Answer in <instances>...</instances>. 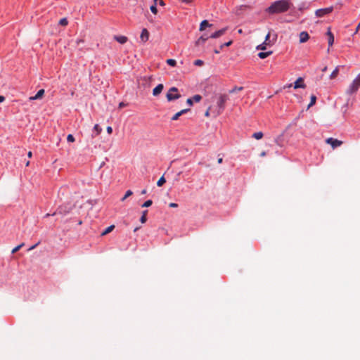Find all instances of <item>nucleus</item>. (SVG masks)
<instances>
[{
    "instance_id": "4468645a",
    "label": "nucleus",
    "mask_w": 360,
    "mask_h": 360,
    "mask_svg": "<svg viewBox=\"0 0 360 360\" xmlns=\"http://www.w3.org/2000/svg\"><path fill=\"white\" fill-rule=\"evenodd\" d=\"M270 37H271V34H270V32H269V33L266 34V37H265V40H264V43L265 44H267V45H269V46H270V45H271V44H273L276 41V37H277V36H276V35H275V37H274L272 40H271V39H270Z\"/></svg>"
},
{
    "instance_id": "412c9836",
    "label": "nucleus",
    "mask_w": 360,
    "mask_h": 360,
    "mask_svg": "<svg viewBox=\"0 0 360 360\" xmlns=\"http://www.w3.org/2000/svg\"><path fill=\"white\" fill-rule=\"evenodd\" d=\"M115 229V226L114 225H111L108 227H107L102 233H101V236H105L107 234H108L109 233H110L111 231H113V229Z\"/></svg>"
},
{
    "instance_id": "bb28decb",
    "label": "nucleus",
    "mask_w": 360,
    "mask_h": 360,
    "mask_svg": "<svg viewBox=\"0 0 360 360\" xmlns=\"http://www.w3.org/2000/svg\"><path fill=\"white\" fill-rule=\"evenodd\" d=\"M166 182V180L165 179V177L162 176V177H160L159 179V180L157 182V186L160 187L162 186Z\"/></svg>"
},
{
    "instance_id": "052dcab7",
    "label": "nucleus",
    "mask_w": 360,
    "mask_h": 360,
    "mask_svg": "<svg viewBox=\"0 0 360 360\" xmlns=\"http://www.w3.org/2000/svg\"><path fill=\"white\" fill-rule=\"evenodd\" d=\"M29 165H30V162H29V161H27V162H26V166L27 167V166H29Z\"/></svg>"
},
{
    "instance_id": "a211bd4d",
    "label": "nucleus",
    "mask_w": 360,
    "mask_h": 360,
    "mask_svg": "<svg viewBox=\"0 0 360 360\" xmlns=\"http://www.w3.org/2000/svg\"><path fill=\"white\" fill-rule=\"evenodd\" d=\"M188 110H189V109H184V110L179 111V112H176L172 117V120H177L181 115H182L183 114L187 112Z\"/></svg>"
},
{
    "instance_id": "f8f14e48",
    "label": "nucleus",
    "mask_w": 360,
    "mask_h": 360,
    "mask_svg": "<svg viewBox=\"0 0 360 360\" xmlns=\"http://www.w3.org/2000/svg\"><path fill=\"white\" fill-rule=\"evenodd\" d=\"M226 30V28H223L221 30H219L214 32L213 34H212L210 36V37L213 38V39L218 38V37H221V35H223L225 33Z\"/></svg>"
},
{
    "instance_id": "a18cd8bd",
    "label": "nucleus",
    "mask_w": 360,
    "mask_h": 360,
    "mask_svg": "<svg viewBox=\"0 0 360 360\" xmlns=\"http://www.w3.org/2000/svg\"><path fill=\"white\" fill-rule=\"evenodd\" d=\"M39 243H37V244H35V245H32V247H30V248H29V250H32L34 249V248H35L39 245Z\"/></svg>"
},
{
    "instance_id": "864d4df0",
    "label": "nucleus",
    "mask_w": 360,
    "mask_h": 360,
    "mask_svg": "<svg viewBox=\"0 0 360 360\" xmlns=\"http://www.w3.org/2000/svg\"><path fill=\"white\" fill-rule=\"evenodd\" d=\"M222 162H223V159H222L221 158H219V159H218V160H217V162H218L219 164L222 163Z\"/></svg>"
},
{
    "instance_id": "79ce46f5",
    "label": "nucleus",
    "mask_w": 360,
    "mask_h": 360,
    "mask_svg": "<svg viewBox=\"0 0 360 360\" xmlns=\"http://www.w3.org/2000/svg\"><path fill=\"white\" fill-rule=\"evenodd\" d=\"M179 1L181 2H183V3H186V4H190L191 3L193 0H179Z\"/></svg>"
},
{
    "instance_id": "7c9ffc66",
    "label": "nucleus",
    "mask_w": 360,
    "mask_h": 360,
    "mask_svg": "<svg viewBox=\"0 0 360 360\" xmlns=\"http://www.w3.org/2000/svg\"><path fill=\"white\" fill-rule=\"evenodd\" d=\"M193 102L198 103L201 101L202 96L200 95H195L193 97H192Z\"/></svg>"
},
{
    "instance_id": "393cba45",
    "label": "nucleus",
    "mask_w": 360,
    "mask_h": 360,
    "mask_svg": "<svg viewBox=\"0 0 360 360\" xmlns=\"http://www.w3.org/2000/svg\"><path fill=\"white\" fill-rule=\"evenodd\" d=\"M264 134L262 131L255 132L252 134V137L257 140L262 139Z\"/></svg>"
},
{
    "instance_id": "6ab92c4d",
    "label": "nucleus",
    "mask_w": 360,
    "mask_h": 360,
    "mask_svg": "<svg viewBox=\"0 0 360 360\" xmlns=\"http://www.w3.org/2000/svg\"><path fill=\"white\" fill-rule=\"evenodd\" d=\"M212 26L211 24H210L208 22V21L207 20H204L201 22L200 25V31H202L204 30L207 27H210Z\"/></svg>"
},
{
    "instance_id": "c85d7f7f",
    "label": "nucleus",
    "mask_w": 360,
    "mask_h": 360,
    "mask_svg": "<svg viewBox=\"0 0 360 360\" xmlns=\"http://www.w3.org/2000/svg\"><path fill=\"white\" fill-rule=\"evenodd\" d=\"M166 62L169 65L173 67L176 66V61L174 59H167Z\"/></svg>"
},
{
    "instance_id": "603ef678",
    "label": "nucleus",
    "mask_w": 360,
    "mask_h": 360,
    "mask_svg": "<svg viewBox=\"0 0 360 360\" xmlns=\"http://www.w3.org/2000/svg\"><path fill=\"white\" fill-rule=\"evenodd\" d=\"M27 156H28V158H32V153L31 151H29V152H28V153H27Z\"/></svg>"
},
{
    "instance_id": "de8ad7c7",
    "label": "nucleus",
    "mask_w": 360,
    "mask_h": 360,
    "mask_svg": "<svg viewBox=\"0 0 360 360\" xmlns=\"http://www.w3.org/2000/svg\"><path fill=\"white\" fill-rule=\"evenodd\" d=\"M76 43H77V45H79L81 43H84V40L83 39H77L76 41Z\"/></svg>"
},
{
    "instance_id": "c756f323",
    "label": "nucleus",
    "mask_w": 360,
    "mask_h": 360,
    "mask_svg": "<svg viewBox=\"0 0 360 360\" xmlns=\"http://www.w3.org/2000/svg\"><path fill=\"white\" fill-rule=\"evenodd\" d=\"M243 89V86H240V87L235 86L234 88H233L231 90L229 91V93L233 94V93H236V91H242Z\"/></svg>"
},
{
    "instance_id": "20e7f679",
    "label": "nucleus",
    "mask_w": 360,
    "mask_h": 360,
    "mask_svg": "<svg viewBox=\"0 0 360 360\" xmlns=\"http://www.w3.org/2000/svg\"><path fill=\"white\" fill-rule=\"evenodd\" d=\"M177 91L178 89L176 87H171L166 95L167 101H172L181 98V96L179 94H177Z\"/></svg>"
},
{
    "instance_id": "0e129e2a",
    "label": "nucleus",
    "mask_w": 360,
    "mask_h": 360,
    "mask_svg": "<svg viewBox=\"0 0 360 360\" xmlns=\"http://www.w3.org/2000/svg\"><path fill=\"white\" fill-rule=\"evenodd\" d=\"M138 229H139V228H136V229L134 230V231L135 232V231H136Z\"/></svg>"
},
{
    "instance_id": "6e6552de",
    "label": "nucleus",
    "mask_w": 360,
    "mask_h": 360,
    "mask_svg": "<svg viewBox=\"0 0 360 360\" xmlns=\"http://www.w3.org/2000/svg\"><path fill=\"white\" fill-rule=\"evenodd\" d=\"M149 32L147 29L143 28L141 31V35H140V39L143 43L146 42L149 39Z\"/></svg>"
},
{
    "instance_id": "5701e85b",
    "label": "nucleus",
    "mask_w": 360,
    "mask_h": 360,
    "mask_svg": "<svg viewBox=\"0 0 360 360\" xmlns=\"http://www.w3.org/2000/svg\"><path fill=\"white\" fill-rule=\"evenodd\" d=\"M271 53H272V51L259 52L258 53V56L260 58L264 59V58H266V57H268L269 56H270Z\"/></svg>"
},
{
    "instance_id": "72a5a7b5",
    "label": "nucleus",
    "mask_w": 360,
    "mask_h": 360,
    "mask_svg": "<svg viewBox=\"0 0 360 360\" xmlns=\"http://www.w3.org/2000/svg\"><path fill=\"white\" fill-rule=\"evenodd\" d=\"M267 44H265L264 42L262 44H259L257 46V50H265L266 49Z\"/></svg>"
},
{
    "instance_id": "473e14b6",
    "label": "nucleus",
    "mask_w": 360,
    "mask_h": 360,
    "mask_svg": "<svg viewBox=\"0 0 360 360\" xmlns=\"http://www.w3.org/2000/svg\"><path fill=\"white\" fill-rule=\"evenodd\" d=\"M68 23V21L66 18H62L59 21V24L62 26H66Z\"/></svg>"
},
{
    "instance_id": "9d476101",
    "label": "nucleus",
    "mask_w": 360,
    "mask_h": 360,
    "mask_svg": "<svg viewBox=\"0 0 360 360\" xmlns=\"http://www.w3.org/2000/svg\"><path fill=\"white\" fill-rule=\"evenodd\" d=\"M163 88H164V86H163L162 84H158L155 88L153 89V95L154 96H158L162 91Z\"/></svg>"
},
{
    "instance_id": "0eeeda50",
    "label": "nucleus",
    "mask_w": 360,
    "mask_h": 360,
    "mask_svg": "<svg viewBox=\"0 0 360 360\" xmlns=\"http://www.w3.org/2000/svg\"><path fill=\"white\" fill-rule=\"evenodd\" d=\"M326 143L329 144V145H330L331 147L333 149L340 146L342 144V141H340V140H338V139H333V138H331V137L328 138L326 140Z\"/></svg>"
},
{
    "instance_id": "5fc2aeb1",
    "label": "nucleus",
    "mask_w": 360,
    "mask_h": 360,
    "mask_svg": "<svg viewBox=\"0 0 360 360\" xmlns=\"http://www.w3.org/2000/svg\"><path fill=\"white\" fill-rule=\"evenodd\" d=\"M292 86V84H290L285 85V86H284V89H285V88H290V87H291Z\"/></svg>"
},
{
    "instance_id": "09e8293b",
    "label": "nucleus",
    "mask_w": 360,
    "mask_h": 360,
    "mask_svg": "<svg viewBox=\"0 0 360 360\" xmlns=\"http://www.w3.org/2000/svg\"><path fill=\"white\" fill-rule=\"evenodd\" d=\"M5 101V97L4 96H0V103H2Z\"/></svg>"
},
{
    "instance_id": "cd10ccee",
    "label": "nucleus",
    "mask_w": 360,
    "mask_h": 360,
    "mask_svg": "<svg viewBox=\"0 0 360 360\" xmlns=\"http://www.w3.org/2000/svg\"><path fill=\"white\" fill-rule=\"evenodd\" d=\"M24 245H25V244H24V243H21V244H20L19 245H18V246L15 247V248L12 250V251H11L12 254H14V253L17 252H18V251L21 248H22V247L24 246Z\"/></svg>"
},
{
    "instance_id": "680f3d73",
    "label": "nucleus",
    "mask_w": 360,
    "mask_h": 360,
    "mask_svg": "<svg viewBox=\"0 0 360 360\" xmlns=\"http://www.w3.org/2000/svg\"><path fill=\"white\" fill-rule=\"evenodd\" d=\"M51 214H49V213H48V214H46L45 215V217H49V216H51Z\"/></svg>"
},
{
    "instance_id": "c03bdc74",
    "label": "nucleus",
    "mask_w": 360,
    "mask_h": 360,
    "mask_svg": "<svg viewBox=\"0 0 360 360\" xmlns=\"http://www.w3.org/2000/svg\"><path fill=\"white\" fill-rule=\"evenodd\" d=\"M210 108H209L206 110V112H205V115L206 117H209V116H210Z\"/></svg>"
},
{
    "instance_id": "c9c22d12",
    "label": "nucleus",
    "mask_w": 360,
    "mask_h": 360,
    "mask_svg": "<svg viewBox=\"0 0 360 360\" xmlns=\"http://www.w3.org/2000/svg\"><path fill=\"white\" fill-rule=\"evenodd\" d=\"M150 9L151 12H152L153 13H154V14H156V13H157V12H158V9H157V8H156L155 4L152 5V6L150 7Z\"/></svg>"
},
{
    "instance_id": "f3484780",
    "label": "nucleus",
    "mask_w": 360,
    "mask_h": 360,
    "mask_svg": "<svg viewBox=\"0 0 360 360\" xmlns=\"http://www.w3.org/2000/svg\"><path fill=\"white\" fill-rule=\"evenodd\" d=\"M114 39L115 40H116L117 42H119L120 44H125L128 39L127 37L125 36H114Z\"/></svg>"
},
{
    "instance_id": "37998d69",
    "label": "nucleus",
    "mask_w": 360,
    "mask_h": 360,
    "mask_svg": "<svg viewBox=\"0 0 360 360\" xmlns=\"http://www.w3.org/2000/svg\"><path fill=\"white\" fill-rule=\"evenodd\" d=\"M106 130H107V132L110 134L112 132V128L110 126L107 127Z\"/></svg>"
},
{
    "instance_id": "1a4fd4ad",
    "label": "nucleus",
    "mask_w": 360,
    "mask_h": 360,
    "mask_svg": "<svg viewBox=\"0 0 360 360\" xmlns=\"http://www.w3.org/2000/svg\"><path fill=\"white\" fill-rule=\"evenodd\" d=\"M294 89L302 88L304 89L306 87L305 84L304 83V79L302 77H299L294 83Z\"/></svg>"
},
{
    "instance_id": "2f4dec72",
    "label": "nucleus",
    "mask_w": 360,
    "mask_h": 360,
    "mask_svg": "<svg viewBox=\"0 0 360 360\" xmlns=\"http://www.w3.org/2000/svg\"><path fill=\"white\" fill-rule=\"evenodd\" d=\"M153 204V201L151 200H146L143 205L142 207H148Z\"/></svg>"
},
{
    "instance_id": "58836bf2",
    "label": "nucleus",
    "mask_w": 360,
    "mask_h": 360,
    "mask_svg": "<svg viewBox=\"0 0 360 360\" xmlns=\"http://www.w3.org/2000/svg\"><path fill=\"white\" fill-rule=\"evenodd\" d=\"M186 103L189 105H193V98H189L187 99L186 101Z\"/></svg>"
},
{
    "instance_id": "39448f33",
    "label": "nucleus",
    "mask_w": 360,
    "mask_h": 360,
    "mask_svg": "<svg viewBox=\"0 0 360 360\" xmlns=\"http://www.w3.org/2000/svg\"><path fill=\"white\" fill-rule=\"evenodd\" d=\"M72 207L70 205H62L58 207L56 211L52 214V216L56 214L66 215L70 212Z\"/></svg>"
},
{
    "instance_id": "f257e3e1",
    "label": "nucleus",
    "mask_w": 360,
    "mask_h": 360,
    "mask_svg": "<svg viewBox=\"0 0 360 360\" xmlns=\"http://www.w3.org/2000/svg\"><path fill=\"white\" fill-rule=\"evenodd\" d=\"M292 4L288 0H278L273 2L266 11L269 14H278L288 11Z\"/></svg>"
},
{
    "instance_id": "dca6fc26",
    "label": "nucleus",
    "mask_w": 360,
    "mask_h": 360,
    "mask_svg": "<svg viewBox=\"0 0 360 360\" xmlns=\"http://www.w3.org/2000/svg\"><path fill=\"white\" fill-rule=\"evenodd\" d=\"M326 34L328 36V46H331L333 44V43H334V36H333V34L330 32V29H328Z\"/></svg>"
},
{
    "instance_id": "49530a36",
    "label": "nucleus",
    "mask_w": 360,
    "mask_h": 360,
    "mask_svg": "<svg viewBox=\"0 0 360 360\" xmlns=\"http://www.w3.org/2000/svg\"><path fill=\"white\" fill-rule=\"evenodd\" d=\"M124 106H126V104L123 102H121L120 104H119V108H124Z\"/></svg>"
},
{
    "instance_id": "3c124183",
    "label": "nucleus",
    "mask_w": 360,
    "mask_h": 360,
    "mask_svg": "<svg viewBox=\"0 0 360 360\" xmlns=\"http://www.w3.org/2000/svg\"><path fill=\"white\" fill-rule=\"evenodd\" d=\"M266 152H265V151H262V152L260 153V156H261V157H264V156H266Z\"/></svg>"
},
{
    "instance_id": "aec40b11",
    "label": "nucleus",
    "mask_w": 360,
    "mask_h": 360,
    "mask_svg": "<svg viewBox=\"0 0 360 360\" xmlns=\"http://www.w3.org/2000/svg\"><path fill=\"white\" fill-rule=\"evenodd\" d=\"M340 66H337L335 68V70L332 72V73L330 75V79H335L338 76V75L339 73V70H340Z\"/></svg>"
},
{
    "instance_id": "e2e57ef3",
    "label": "nucleus",
    "mask_w": 360,
    "mask_h": 360,
    "mask_svg": "<svg viewBox=\"0 0 360 360\" xmlns=\"http://www.w3.org/2000/svg\"><path fill=\"white\" fill-rule=\"evenodd\" d=\"M160 4L161 5H163V4H164V3H163V1H162V0H160Z\"/></svg>"
},
{
    "instance_id": "6e6d98bb",
    "label": "nucleus",
    "mask_w": 360,
    "mask_h": 360,
    "mask_svg": "<svg viewBox=\"0 0 360 360\" xmlns=\"http://www.w3.org/2000/svg\"><path fill=\"white\" fill-rule=\"evenodd\" d=\"M327 70V67H324L323 69H322V72H326Z\"/></svg>"
},
{
    "instance_id": "69168bd1",
    "label": "nucleus",
    "mask_w": 360,
    "mask_h": 360,
    "mask_svg": "<svg viewBox=\"0 0 360 360\" xmlns=\"http://www.w3.org/2000/svg\"><path fill=\"white\" fill-rule=\"evenodd\" d=\"M238 32H239V33H241V32H242V30H239Z\"/></svg>"
},
{
    "instance_id": "f03ea898",
    "label": "nucleus",
    "mask_w": 360,
    "mask_h": 360,
    "mask_svg": "<svg viewBox=\"0 0 360 360\" xmlns=\"http://www.w3.org/2000/svg\"><path fill=\"white\" fill-rule=\"evenodd\" d=\"M360 87V73L357 75V77L353 80L352 84L349 86L347 89L346 90V94L348 95H352L356 93L359 88Z\"/></svg>"
},
{
    "instance_id": "ddd939ff",
    "label": "nucleus",
    "mask_w": 360,
    "mask_h": 360,
    "mask_svg": "<svg viewBox=\"0 0 360 360\" xmlns=\"http://www.w3.org/2000/svg\"><path fill=\"white\" fill-rule=\"evenodd\" d=\"M44 94V89H40L35 96L29 98L30 101L41 99Z\"/></svg>"
},
{
    "instance_id": "b1692460",
    "label": "nucleus",
    "mask_w": 360,
    "mask_h": 360,
    "mask_svg": "<svg viewBox=\"0 0 360 360\" xmlns=\"http://www.w3.org/2000/svg\"><path fill=\"white\" fill-rule=\"evenodd\" d=\"M147 213H148V210H144L142 213V216L140 218V221L142 224L146 223V221H147Z\"/></svg>"
},
{
    "instance_id": "f704fd0d",
    "label": "nucleus",
    "mask_w": 360,
    "mask_h": 360,
    "mask_svg": "<svg viewBox=\"0 0 360 360\" xmlns=\"http://www.w3.org/2000/svg\"><path fill=\"white\" fill-rule=\"evenodd\" d=\"M204 62L202 60L198 59L194 61V65L196 66H202L203 65Z\"/></svg>"
},
{
    "instance_id": "8fccbe9b",
    "label": "nucleus",
    "mask_w": 360,
    "mask_h": 360,
    "mask_svg": "<svg viewBox=\"0 0 360 360\" xmlns=\"http://www.w3.org/2000/svg\"><path fill=\"white\" fill-rule=\"evenodd\" d=\"M359 29H360V21H359V23L357 25L356 30L355 31V34L357 33V32L359 31Z\"/></svg>"
},
{
    "instance_id": "2eb2a0df",
    "label": "nucleus",
    "mask_w": 360,
    "mask_h": 360,
    "mask_svg": "<svg viewBox=\"0 0 360 360\" xmlns=\"http://www.w3.org/2000/svg\"><path fill=\"white\" fill-rule=\"evenodd\" d=\"M210 37V36H207L206 34H204L201 36L195 42L196 46H200L201 44H203Z\"/></svg>"
},
{
    "instance_id": "7ed1b4c3",
    "label": "nucleus",
    "mask_w": 360,
    "mask_h": 360,
    "mask_svg": "<svg viewBox=\"0 0 360 360\" xmlns=\"http://www.w3.org/2000/svg\"><path fill=\"white\" fill-rule=\"evenodd\" d=\"M229 100V96L226 94H221L219 96L218 101H217V105H218V110L217 112L216 115H220L225 108V103Z\"/></svg>"
},
{
    "instance_id": "a878e982",
    "label": "nucleus",
    "mask_w": 360,
    "mask_h": 360,
    "mask_svg": "<svg viewBox=\"0 0 360 360\" xmlns=\"http://www.w3.org/2000/svg\"><path fill=\"white\" fill-rule=\"evenodd\" d=\"M316 96L315 95H311L310 97V103L308 105V108H309L312 105H314L316 103Z\"/></svg>"
},
{
    "instance_id": "ea45409f",
    "label": "nucleus",
    "mask_w": 360,
    "mask_h": 360,
    "mask_svg": "<svg viewBox=\"0 0 360 360\" xmlns=\"http://www.w3.org/2000/svg\"><path fill=\"white\" fill-rule=\"evenodd\" d=\"M133 194V192L131 190H128L125 193V197H129Z\"/></svg>"
},
{
    "instance_id": "a19ab883",
    "label": "nucleus",
    "mask_w": 360,
    "mask_h": 360,
    "mask_svg": "<svg viewBox=\"0 0 360 360\" xmlns=\"http://www.w3.org/2000/svg\"><path fill=\"white\" fill-rule=\"evenodd\" d=\"M169 206L170 207H173V208H175V207H178V204L175 203V202H171L169 203Z\"/></svg>"
},
{
    "instance_id": "4be33fe9",
    "label": "nucleus",
    "mask_w": 360,
    "mask_h": 360,
    "mask_svg": "<svg viewBox=\"0 0 360 360\" xmlns=\"http://www.w3.org/2000/svg\"><path fill=\"white\" fill-rule=\"evenodd\" d=\"M101 127H100L98 124H95V126L94 127V132L95 133V134H93L92 136H98L101 132Z\"/></svg>"
},
{
    "instance_id": "bf43d9fd",
    "label": "nucleus",
    "mask_w": 360,
    "mask_h": 360,
    "mask_svg": "<svg viewBox=\"0 0 360 360\" xmlns=\"http://www.w3.org/2000/svg\"><path fill=\"white\" fill-rule=\"evenodd\" d=\"M126 198H127V197H125V195H124V197L122 198V201H124Z\"/></svg>"
},
{
    "instance_id": "4d7b16f0",
    "label": "nucleus",
    "mask_w": 360,
    "mask_h": 360,
    "mask_svg": "<svg viewBox=\"0 0 360 360\" xmlns=\"http://www.w3.org/2000/svg\"><path fill=\"white\" fill-rule=\"evenodd\" d=\"M219 52H220V51H219V50H217V49H215V50H214V53H217H217H219Z\"/></svg>"
},
{
    "instance_id": "4c0bfd02",
    "label": "nucleus",
    "mask_w": 360,
    "mask_h": 360,
    "mask_svg": "<svg viewBox=\"0 0 360 360\" xmlns=\"http://www.w3.org/2000/svg\"><path fill=\"white\" fill-rule=\"evenodd\" d=\"M231 44H232V41L224 43L220 46V49H222L224 46H229Z\"/></svg>"
},
{
    "instance_id": "e433bc0d",
    "label": "nucleus",
    "mask_w": 360,
    "mask_h": 360,
    "mask_svg": "<svg viewBox=\"0 0 360 360\" xmlns=\"http://www.w3.org/2000/svg\"><path fill=\"white\" fill-rule=\"evenodd\" d=\"M67 141L68 142H74L75 141V138H74V136L72 134H68V136H67Z\"/></svg>"
},
{
    "instance_id": "9b49d317",
    "label": "nucleus",
    "mask_w": 360,
    "mask_h": 360,
    "mask_svg": "<svg viewBox=\"0 0 360 360\" xmlns=\"http://www.w3.org/2000/svg\"><path fill=\"white\" fill-rule=\"evenodd\" d=\"M309 39V35L307 32H302L300 34V42L304 43Z\"/></svg>"
},
{
    "instance_id": "13d9d810",
    "label": "nucleus",
    "mask_w": 360,
    "mask_h": 360,
    "mask_svg": "<svg viewBox=\"0 0 360 360\" xmlns=\"http://www.w3.org/2000/svg\"><path fill=\"white\" fill-rule=\"evenodd\" d=\"M141 193H142V194H146V189L143 190V191H141Z\"/></svg>"
},
{
    "instance_id": "423d86ee",
    "label": "nucleus",
    "mask_w": 360,
    "mask_h": 360,
    "mask_svg": "<svg viewBox=\"0 0 360 360\" xmlns=\"http://www.w3.org/2000/svg\"><path fill=\"white\" fill-rule=\"evenodd\" d=\"M333 8L332 6L324 8H320L316 11L315 14L317 17L321 18L330 13L333 11Z\"/></svg>"
}]
</instances>
